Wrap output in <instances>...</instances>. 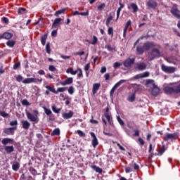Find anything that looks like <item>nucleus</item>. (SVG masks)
<instances>
[{
    "mask_svg": "<svg viewBox=\"0 0 180 180\" xmlns=\"http://www.w3.org/2000/svg\"><path fill=\"white\" fill-rule=\"evenodd\" d=\"M21 103L23 106H30V103H29V101H27V99L22 100Z\"/></svg>",
    "mask_w": 180,
    "mask_h": 180,
    "instance_id": "obj_44",
    "label": "nucleus"
},
{
    "mask_svg": "<svg viewBox=\"0 0 180 180\" xmlns=\"http://www.w3.org/2000/svg\"><path fill=\"white\" fill-rule=\"evenodd\" d=\"M68 94L70 95H72L74 94V92H75V88H74V86H70L68 88Z\"/></svg>",
    "mask_w": 180,
    "mask_h": 180,
    "instance_id": "obj_41",
    "label": "nucleus"
},
{
    "mask_svg": "<svg viewBox=\"0 0 180 180\" xmlns=\"http://www.w3.org/2000/svg\"><path fill=\"white\" fill-rule=\"evenodd\" d=\"M19 67H20V63H19V62L16 63L15 64L13 65V70H16Z\"/></svg>",
    "mask_w": 180,
    "mask_h": 180,
    "instance_id": "obj_64",
    "label": "nucleus"
},
{
    "mask_svg": "<svg viewBox=\"0 0 180 180\" xmlns=\"http://www.w3.org/2000/svg\"><path fill=\"white\" fill-rule=\"evenodd\" d=\"M46 51L48 54L51 53V49L50 48V42H47L46 45Z\"/></svg>",
    "mask_w": 180,
    "mask_h": 180,
    "instance_id": "obj_39",
    "label": "nucleus"
},
{
    "mask_svg": "<svg viewBox=\"0 0 180 180\" xmlns=\"http://www.w3.org/2000/svg\"><path fill=\"white\" fill-rule=\"evenodd\" d=\"M144 51H146L144 49V46H136V53L139 56H141V54H143Z\"/></svg>",
    "mask_w": 180,
    "mask_h": 180,
    "instance_id": "obj_24",
    "label": "nucleus"
},
{
    "mask_svg": "<svg viewBox=\"0 0 180 180\" xmlns=\"http://www.w3.org/2000/svg\"><path fill=\"white\" fill-rule=\"evenodd\" d=\"M66 11H67V8L60 9V10L56 11L54 16L58 17V16H60V15H63V13H65Z\"/></svg>",
    "mask_w": 180,
    "mask_h": 180,
    "instance_id": "obj_27",
    "label": "nucleus"
},
{
    "mask_svg": "<svg viewBox=\"0 0 180 180\" xmlns=\"http://www.w3.org/2000/svg\"><path fill=\"white\" fill-rule=\"evenodd\" d=\"M117 120L121 126H124V122H123V120H122L120 116L117 117Z\"/></svg>",
    "mask_w": 180,
    "mask_h": 180,
    "instance_id": "obj_50",
    "label": "nucleus"
},
{
    "mask_svg": "<svg viewBox=\"0 0 180 180\" xmlns=\"http://www.w3.org/2000/svg\"><path fill=\"white\" fill-rule=\"evenodd\" d=\"M67 74H71L72 75H77L78 70H75L72 68H70L66 70Z\"/></svg>",
    "mask_w": 180,
    "mask_h": 180,
    "instance_id": "obj_30",
    "label": "nucleus"
},
{
    "mask_svg": "<svg viewBox=\"0 0 180 180\" xmlns=\"http://www.w3.org/2000/svg\"><path fill=\"white\" fill-rule=\"evenodd\" d=\"M120 65H122V64L119 62H115L114 64H113V67L116 70L117 68H119V67H120Z\"/></svg>",
    "mask_w": 180,
    "mask_h": 180,
    "instance_id": "obj_60",
    "label": "nucleus"
},
{
    "mask_svg": "<svg viewBox=\"0 0 180 180\" xmlns=\"http://www.w3.org/2000/svg\"><path fill=\"white\" fill-rule=\"evenodd\" d=\"M47 40V34H44L41 37V43L42 46H46V41Z\"/></svg>",
    "mask_w": 180,
    "mask_h": 180,
    "instance_id": "obj_32",
    "label": "nucleus"
},
{
    "mask_svg": "<svg viewBox=\"0 0 180 180\" xmlns=\"http://www.w3.org/2000/svg\"><path fill=\"white\" fill-rule=\"evenodd\" d=\"M68 89V87H59L56 90V95L58 94V92H65Z\"/></svg>",
    "mask_w": 180,
    "mask_h": 180,
    "instance_id": "obj_34",
    "label": "nucleus"
},
{
    "mask_svg": "<svg viewBox=\"0 0 180 180\" xmlns=\"http://www.w3.org/2000/svg\"><path fill=\"white\" fill-rule=\"evenodd\" d=\"M13 37V34L11 32H4L2 34H0V40H2V39H5L6 40H10V39H12Z\"/></svg>",
    "mask_w": 180,
    "mask_h": 180,
    "instance_id": "obj_12",
    "label": "nucleus"
},
{
    "mask_svg": "<svg viewBox=\"0 0 180 180\" xmlns=\"http://www.w3.org/2000/svg\"><path fill=\"white\" fill-rule=\"evenodd\" d=\"M21 124H22V129H24V130H29V129L30 127V122H29V121L22 120Z\"/></svg>",
    "mask_w": 180,
    "mask_h": 180,
    "instance_id": "obj_19",
    "label": "nucleus"
},
{
    "mask_svg": "<svg viewBox=\"0 0 180 180\" xmlns=\"http://www.w3.org/2000/svg\"><path fill=\"white\" fill-rule=\"evenodd\" d=\"M0 115L2 116V117H8L9 114L6 113L5 111H0Z\"/></svg>",
    "mask_w": 180,
    "mask_h": 180,
    "instance_id": "obj_56",
    "label": "nucleus"
},
{
    "mask_svg": "<svg viewBox=\"0 0 180 180\" xmlns=\"http://www.w3.org/2000/svg\"><path fill=\"white\" fill-rule=\"evenodd\" d=\"M161 70L163 72H166V74H173V72H175V68L169 67L164 64L161 65Z\"/></svg>",
    "mask_w": 180,
    "mask_h": 180,
    "instance_id": "obj_5",
    "label": "nucleus"
},
{
    "mask_svg": "<svg viewBox=\"0 0 180 180\" xmlns=\"http://www.w3.org/2000/svg\"><path fill=\"white\" fill-rule=\"evenodd\" d=\"M124 82H126V80L124 79H121L118 82H117L111 89L110 91V96H113V94H115V91H116V89H117V88H119V86L122 84H124Z\"/></svg>",
    "mask_w": 180,
    "mask_h": 180,
    "instance_id": "obj_6",
    "label": "nucleus"
},
{
    "mask_svg": "<svg viewBox=\"0 0 180 180\" xmlns=\"http://www.w3.org/2000/svg\"><path fill=\"white\" fill-rule=\"evenodd\" d=\"M45 88H46V89H49V91L50 92H53V94H56V93H57L56 89H55L54 87L50 86L49 85H46V86H45Z\"/></svg>",
    "mask_w": 180,
    "mask_h": 180,
    "instance_id": "obj_35",
    "label": "nucleus"
},
{
    "mask_svg": "<svg viewBox=\"0 0 180 180\" xmlns=\"http://www.w3.org/2000/svg\"><path fill=\"white\" fill-rule=\"evenodd\" d=\"M130 165H133L134 169L136 171L140 169V166H139V165H137V163L134 162V161H132L131 163L130 164Z\"/></svg>",
    "mask_w": 180,
    "mask_h": 180,
    "instance_id": "obj_40",
    "label": "nucleus"
},
{
    "mask_svg": "<svg viewBox=\"0 0 180 180\" xmlns=\"http://www.w3.org/2000/svg\"><path fill=\"white\" fill-rule=\"evenodd\" d=\"M152 85H153V89H152L151 94L153 96H157V95L160 94V87L157 86L155 84H153Z\"/></svg>",
    "mask_w": 180,
    "mask_h": 180,
    "instance_id": "obj_16",
    "label": "nucleus"
},
{
    "mask_svg": "<svg viewBox=\"0 0 180 180\" xmlns=\"http://www.w3.org/2000/svg\"><path fill=\"white\" fill-rule=\"evenodd\" d=\"M125 172H126V174H130V172H133V168H131L130 167H126Z\"/></svg>",
    "mask_w": 180,
    "mask_h": 180,
    "instance_id": "obj_55",
    "label": "nucleus"
},
{
    "mask_svg": "<svg viewBox=\"0 0 180 180\" xmlns=\"http://www.w3.org/2000/svg\"><path fill=\"white\" fill-rule=\"evenodd\" d=\"M170 13L177 19H180V11L176 8H172Z\"/></svg>",
    "mask_w": 180,
    "mask_h": 180,
    "instance_id": "obj_17",
    "label": "nucleus"
},
{
    "mask_svg": "<svg viewBox=\"0 0 180 180\" xmlns=\"http://www.w3.org/2000/svg\"><path fill=\"white\" fill-rule=\"evenodd\" d=\"M165 94L171 95V94H180V84L173 86L172 87L167 86L164 89Z\"/></svg>",
    "mask_w": 180,
    "mask_h": 180,
    "instance_id": "obj_1",
    "label": "nucleus"
},
{
    "mask_svg": "<svg viewBox=\"0 0 180 180\" xmlns=\"http://www.w3.org/2000/svg\"><path fill=\"white\" fill-rule=\"evenodd\" d=\"M138 141H139L140 146H144L146 142H144V140H143V139L139 138Z\"/></svg>",
    "mask_w": 180,
    "mask_h": 180,
    "instance_id": "obj_63",
    "label": "nucleus"
},
{
    "mask_svg": "<svg viewBox=\"0 0 180 180\" xmlns=\"http://www.w3.org/2000/svg\"><path fill=\"white\" fill-rule=\"evenodd\" d=\"M77 134H79V136L80 137H85V133H84L82 131H81V130H77Z\"/></svg>",
    "mask_w": 180,
    "mask_h": 180,
    "instance_id": "obj_59",
    "label": "nucleus"
},
{
    "mask_svg": "<svg viewBox=\"0 0 180 180\" xmlns=\"http://www.w3.org/2000/svg\"><path fill=\"white\" fill-rule=\"evenodd\" d=\"M4 151H6L7 154H11L15 151V148H13V146H5Z\"/></svg>",
    "mask_w": 180,
    "mask_h": 180,
    "instance_id": "obj_20",
    "label": "nucleus"
},
{
    "mask_svg": "<svg viewBox=\"0 0 180 180\" xmlns=\"http://www.w3.org/2000/svg\"><path fill=\"white\" fill-rule=\"evenodd\" d=\"M74 82V79L72 77H68L65 81L60 82V85H62V86H65V85H71Z\"/></svg>",
    "mask_w": 180,
    "mask_h": 180,
    "instance_id": "obj_13",
    "label": "nucleus"
},
{
    "mask_svg": "<svg viewBox=\"0 0 180 180\" xmlns=\"http://www.w3.org/2000/svg\"><path fill=\"white\" fill-rule=\"evenodd\" d=\"M61 20H63V19H61V18H56L54 20V22L52 24V29H54V28L56 27V26H58V25L60 24Z\"/></svg>",
    "mask_w": 180,
    "mask_h": 180,
    "instance_id": "obj_25",
    "label": "nucleus"
},
{
    "mask_svg": "<svg viewBox=\"0 0 180 180\" xmlns=\"http://www.w3.org/2000/svg\"><path fill=\"white\" fill-rule=\"evenodd\" d=\"M29 171H30V172L32 175H36V174H37L36 169H34L33 167H30L29 168Z\"/></svg>",
    "mask_w": 180,
    "mask_h": 180,
    "instance_id": "obj_49",
    "label": "nucleus"
},
{
    "mask_svg": "<svg viewBox=\"0 0 180 180\" xmlns=\"http://www.w3.org/2000/svg\"><path fill=\"white\" fill-rule=\"evenodd\" d=\"M77 71H79V73L77 75V77L79 78H82V77H83L82 70L81 68H77Z\"/></svg>",
    "mask_w": 180,
    "mask_h": 180,
    "instance_id": "obj_62",
    "label": "nucleus"
},
{
    "mask_svg": "<svg viewBox=\"0 0 180 180\" xmlns=\"http://www.w3.org/2000/svg\"><path fill=\"white\" fill-rule=\"evenodd\" d=\"M136 61V58H127V60H125L123 63V65L124 67H125L126 68H130L131 67V65H133V64H134V62Z\"/></svg>",
    "mask_w": 180,
    "mask_h": 180,
    "instance_id": "obj_8",
    "label": "nucleus"
},
{
    "mask_svg": "<svg viewBox=\"0 0 180 180\" xmlns=\"http://www.w3.org/2000/svg\"><path fill=\"white\" fill-rule=\"evenodd\" d=\"M52 110L54 112V113H60V109H57V107L56 105L52 106Z\"/></svg>",
    "mask_w": 180,
    "mask_h": 180,
    "instance_id": "obj_53",
    "label": "nucleus"
},
{
    "mask_svg": "<svg viewBox=\"0 0 180 180\" xmlns=\"http://www.w3.org/2000/svg\"><path fill=\"white\" fill-rule=\"evenodd\" d=\"M148 77H150V72H144L134 76L131 79H140V78H147Z\"/></svg>",
    "mask_w": 180,
    "mask_h": 180,
    "instance_id": "obj_11",
    "label": "nucleus"
},
{
    "mask_svg": "<svg viewBox=\"0 0 180 180\" xmlns=\"http://www.w3.org/2000/svg\"><path fill=\"white\" fill-rule=\"evenodd\" d=\"M20 168V164L19 162H16L12 165V169L13 171H18Z\"/></svg>",
    "mask_w": 180,
    "mask_h": 180,
    "instance_id": "obj_31",
    "label": "nucleus"
},
{
    "mask_svg": "<svg viewBox=\"0 0 180 180\" xmlns=\"http://www.w3.org/2000/svg\"><path fill=\"white\" fill-rule=\"evenodd\" d=\"M146 5L148 8H150L151 9H155L157 6H158V3L154 0H149Z\"/></svg>",
    "mask_w": 180,
    "mask_h": 180,
    "instance_id": "obj_15",
    "label": "nucleus"
},
{
    "mask_svg": "<svg viewBox=\"0 0 180 180\" xmlns=\"http://www.w3.org/2000/svg\"><path fill=\"white\" fill-rule=\"evenodd\" d=\"M130 25H131V20H129L127 22L124 30H127V29H129V26H130Z\"/></svg>",
    "mask_w": 180,
    "mask_h": 180,
    "instance_id": "obj_54",
    "label": "nucleus"
},
{
    "mask_svg": "<svg viewBox=\"0 0 180 180\" xmlns=\"http://www.w3.org/2000/svg\"><path fill=\"white\" fill-rule=\"evenodd\" d=\"M178 133L174 134H167L166 136H164V141H168V140H176L178 139Z\"/></svg>",
    "mask_w": 180,
    "mask_h": 180,
    "instance_id": "obj_7",
    "label": "nucleus"
},
{
    "mask_svg": "<svg viewBox=\"0 0 180 180\" xmlns=\"http://www.w3.org/2000/svg\"><path fill=\"white\" fill-rule=\"evenodd\" d=\"M164 153H165V146H163L162 148H160L159 153H155V155H162Z\"/></svg>",
    "mask_w": 180,
    "mask_h": 180,
    "instance_id": "obj_36",
    "label": "nucleus"
},
{
    "mask_svg": "<svg viewBox=\"0 0 180 180\" xmlns=\"http://www.w3.org/2000/svg\"><path fill=\"white\" fill-rule=\"evenodd\" d=\"M108 34L109 36H111V37H113V27H108Z\"/></svg>",
    "mask_w": 180,
    "mask_h": 180,
    "instance_id": "obj_47",
    "label": "nucleus"
},
{
    "mask_svg": "<svg viewBox=\"0 0 180 180\" xmlns=\"http://www.w3.org/2000/svg\"><path fill=\"white\" fill-rule=\"evenodd\" d=\"M91 168L94 169V171H96V172H98V174H102V168L96 166V165H91Z\"/></svg>",
    "mask_w": 180,
    "mask_h": 180,
    "instance_id": "obj_29",
    "label": "nucleus"
},
{
    "mask_svg": "<svg viewBox=\"0 0 180 180\" xmlns=\"http://www.w3.org/2000/svg\"><path fill=\"white\" fill-rule=\"evenodd\" d=\"M15 43L16 42L13 40H8L6 42V46H8V47H13L15 46Z\"/></svg>",
    "mask_w": 180,
    "mask_h": 180,
    "instance_id": "obj_37",
    "label": "nucleus"
},
{
    "mask_svg": "<svg viewBox=\"0 0 180 180\" xmlns=\"http://www.w3.org/2000/svg\"><path fill=\"white\" fill-rule=\"evenodd\" d=\"M90 136L93 138L92 140V146L94 148H96V146L98 144H99V142H98V138H96V135H95V133L91 132Z\"/></svg>",
    "mask_w": 180,
    "mask_h": 180,
    "instance_id": "obj_14",
    "label": "nucleus"
},
{
    "mask_svg": "<svg viewBox=\"0 0 180 180\" xmlns=\"http://www.w3.org/2000/svg\"><path fill=\"white\" fill-rule=\"evenodd\" d=\"M44 112H45L46 115H47V116H50V115L53 114V112H51V110H50L46 107H44Z\"/></svg>",
    "mask_w": 180,
    "mask_h": 180,
    "instance_id": "obj_46",
    "label": "nucleus"
},
{
    "mask_svg": "<svg viewBox=\"0 0 180 180\" xmlns=\"http://www.w3.org/2000/svg\"><path fill=\"white\" fill-rule=\"evenodd\" d=\"M15 79L18 82H22V81L23 82V77L19 75L15 77Z\"/></svg>",
    "mask_w": 180,
    "mask_h": 180,
    "instance_id": "obj_51",
    "label": "nucleus"
},
{
    "mask_svg": "<svg viewBox=\"0 0 180 180\" xmlns=\"http://www.w3.org/2000/svg\"><path fill=\"white\" fill-rule=\"evenodd\" d=\"M9 143L12 144V143H13V139L4 138L1 141V143L3 144V146H6V144H9Z\"/></svg>",
    "mask_w": 180,
    "mask_h": 180,
    "instance_id": "obj_21",
    "label": "nucleus"
},
{
    "mask_svg": "<svg viewBox=\"0 0 180 180\" xmlns=\"http://www.w3.org/2000/svg\"><path fill=\"white\" fill-rule=\"evenodd\" d=\"M26 11V8L23 7H20L18 10V15H23V13Z\"/></svg>",
    "mask_w": 180,
    "mask_h": 180,
    "instance_id": "obj_43",
    "label": "nucleus"
},
{
    "mask_svg": "<svg viewBox=\"0 0 180 180\" xmlns=\"http://www.w3.org/2000/svg\"><path fill=\"white\" fill-rule=\"evenodd\" d=\"M25 114L30 122H32V123H34V124L39 123V117L37 116H35L27 110L25 111Z\"/></svg>",
    "mask_w": 180,
    "mask_h": 180,
    "instance_id": "obj_4",
    "label": "nucleus"
},
{
    "mask_svg": "<svg viewBox=\"0 0 180 180\" xmlns=\"http://www.w3.org/2000/svg\"><path fill=\"white\" fill-rule=\"evenodd\" d=\"M99 88H101V84L95 83L93 84L92 92H93L94 95H95V94H96V92H98V91L99 90Z\"/></svg>",
    "mask_w": 180,
    "mask_h": 180,
    "instance_id": "obj_23",
    "label": "nucleus"
},
{
    "mask_svg": "<svg viewBox=\"0 0 180 180\" xmlns=\"http://www.w3.org/2000/svg\"><path fill=\"white\" fill-rule=\"evenodd\" d=\"M105 49H107L108 51H113V50H115V48L112 47L110 44L106 45Z\"/></svg>",
    "mask_w": 180,
    "mask_h": 180,
    "instance_id": "obj_58",
    "label": "nucleus"
},
{
    "mask_svg": "<svg viewBox=\"0 0 180 180\" xmlns=\"http://www.w3.org/2000/svg\"><path fill=\"white\" fill-rule=\"evenodd\" d=\"M89 43L90 44H96V43H98V37H96V36H93V41Z\"/></svg>",
    "mask_w": 180,
    "mask_h": 180,
    "instance_id": "obj_52",
    "label": "nucleus"
},
{
    "mask_svg": "<svg viewBox=\"0 0 180 180\" xmlns=\"http://www.w3.org/2000/svg\"><path fill=\"white\" fill-rule=\"evenodd\" d=\"M1 22L3 23H5L6 25H8L9 24V19L6 17H2Z\"/></svg>",
    "mask_w": 180,
    "mask_h": 180,
    "instance_id": "obj_48",
    "label": "nucleus"
},
{
    "mask_svg": "<svg viewBox=\"0 0 180 180\" xmlns=\"http://www.w3.org/2000/svg\"><path fill=\"white\" fill-rule=\"evenodd\" d=\"M136 91H134L131 96H129L127 98L129 102H134L136 101Z\"/></svg>",
    "mask_w": 180,
    "mask_h": 180,
    "instance_id": "obj_28",
    "label": "nucleus"
},
{
    "mask_svg": "<svg viewBox=\"0 0 180 180\" xmlns=\"http://www.w3.org/2000/svg\"><path fill=\"white\" fill-rule=\"evenodd\" d=\"M105 117H106L107 120L110 121V119H112V117H110V115H109V112H105L104 113Z\"/></svg>",
    "mask_w": 180,
    "mask_h": 180,
    "instance_id": "obj_61",
    "label": "nucleus"
},
{
    "mask_svg": "<svg viewBox=\"0 0 180 180\" xmlns=\"http://www.w3.org/2000/svg\"><path fill=\"white\" fill-rule=\"evenodd\" d=\"M153 47H155L154 41H146L143 44V49L145 51H148L150 49H153Z\"/></svg>",
    "mask_w": 180,
    "mask_h": 180,
    "instance_id": "obj_10",
    "label": "nucleus"
},
{
    "mask_svg": "<svg viewBox=\"0 0 180 180\" xmlns=\"http://www.w3.org/2000/svg\"><path fill=\"white\" fill-rule=\"evenodd\" d=\"M131 8L132 13H137L139 12V6L134 3H131L130 6H128V9H130Z\"/></svg>",
    "mask_w": 180,
    "mask_h": 180,
    "instance_id": "obj_18",
    "label": "nucleus"
},
{
    "mask_svg": "<svg viewBox=\"0 0 180 180\" xmlns=\"http://www.w3.org/2000/svg\"><path fill=\"white\" fill-rule=\"evenodd\" d=\"M9 124L11 126H15V127H16L18 126V120H15L14 121H11V122H10Z\"/></svg>",
    "mask_w": 180,
    "mask_h": 180,
    "instance_id": "obj_57",
    "label": "nucleus"
},
{
    "mask_svg": "<svg viewBox=\"0 0 180 180\" xmlns=\"http://www.w3.org/2000/svg\"><path fill=\"white\" fill-rule=\"evenodd\" d=\"M106 8V4L102 3L99 6H97L98 11H103Z\"/></svg>",
    "mask_w": 180,
    "mask_h": 180,
    "instance_id": "obj_38",
    "label": "nucleus"
},
{
    "mask_svg": "<svg viewBox=\"0 0 180 180\" xmlns=\"http://www.w3.org/2000/svg\"><path fill=\"white\" fill-rule=\"evenodd\" d=\"M72 116H74V112L71 110L69 112H64L63 114V119H71Z\"/></svg>",
    "mask_w": 180,
    "mask_h": 180,
    "instance_id": "obj_22",
    "label": "nucleus"
},
{
    "mask_svg": "<svg viewBox=\"0 0 180 180\" xmlns=\"http://www.w3.org/2000/svg\"><path fill=\"white\" fill-rule=\"evenodd\" d=\"M15 130H18V127H13L10 128H5L4 129V133L8 136H13Z\"/></svg>",
    "mask_w": 180,
    "mask_h": 180,
    "instance_id": "obj_9",
    "label": "nucleus"
},
{
    "mask_svg": "<svg viewBox=\"0 0 180 180\" xmlns=\"http://www.w3.org/2000/svg\"><path fill=\"white\" fill-rule=\"evenodd\" d=\"M43 82V79L41 77L40 78H34V77H31V78H27L22 80V84H41Z\"/></svg>",
    "mask_w": 180,
    "mask_h": 180,
    "instance_id": "obj_3",
    "label": "nucleus"
},
{
    "mask_svg": "<svg viewBox=\"0 0 180 180\" xmlns=\"http://www.w3.org/2000/svg\"><path fill=\"white\" fill-rule=\"evenodd\" d=\"M51 136H60V129H55L51 134Z\"/></svg>",
    "mask_w": 180,
    "mask_h": 180,
    "instance_id": "obj_33",
    "label": "nucleus"
},
{
    "mask_svg": "<svg viewBox=\"0 0 180 180\" xmlns=\"http://www.w3.org/2000/svg\"><path fill=\"white\" fill-rule=\"evenodd\" d=\"M146 68H147V65L144 63H141L137 65V69L139 71H144V70H146Z\"/></svg>",
    "mask_w": 180,
    "mask_h": 180,
    "instance_id": "obj_26",
    "label": "nucleus"
},
{
    "mask_svg": "<svg viewBox=\"0 0 180 180\" xmlns=\"http://www.w3.org/2000/svg\"><path fill=\"white\" fill-rule=\"evenodd\" d=\"M49 71H51V72H57V68H55L54 65H50L49 67Z\"/></svg>",
    "mask_w": 180,
    "mask_h": 180,
    "instance_id": "obj_45",
    "label": "nucleus"
},
{
    "mask_svg": "<svg viewBox=\"0 0 180 180\" xmlns=\"http://www.w3.org/2000/svg\"><path fill=\"white\" fill-rule=\"evenodd\" d=\"M161 57V51L158 48H153L149 53V58L150 61L155 58H160Z\"/></svg>",
    "mask_w": 180,
    "mask_h": 180,
    "instance_id": "obj_2",
    "label": "nucleus"
},
{
    "mask_svg": "<svg viewBox=\"0 0 180 180\" xmlns=\"http://www.w3.org/2000/svg\"><path fill=\"white\" fill-rule=\"evenodd\" d=\"M110 20H113V16L112 15H110L106 20L105 25L108 27H109V25H110Z\"/></svg>",
    "mask_w": 180,
    "mask_h": 180,
    "instance_id": "obj_42",
    "label": "nucleus"
}]
</instances>
